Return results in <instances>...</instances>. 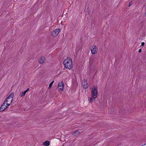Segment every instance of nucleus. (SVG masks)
Segmentation results:
<instances>
[{"label":"nucleus","instance_id":"obj_1","mask_svg":"<svg viewBox=\"0 0 146 146\" xmlns=\"http://www.w3.org/2000/svg\"><path fill=\"white\" fill-rule=\"evenodd\" d=\"M14 93H11L10 95L7 98L5 102L7 104L8 103V104H10V105L11 103L12 102L13 100V98L14 97Z\"/></svg>","mask_w":146,"mask_h":146},{"label":"nucleus","instance_id":"obj_2","mask_svg":"<svg viewBox=\"0 0 146 146\" xmlns=\"http://www.w3.org/2000/svg\"><path fill=\"white\" fill-rule=\"evenodd\" d=\"M8 103H7L6 104L5 102H4L0 108V112H2L3 111L10 105V104Z\"/></svg>","mask_w":146,"mask_h":146},{"label":"nucleus","instance_id":"obj_3","mask_svg":"<svg viewBox=\"0 0 146 146\" xmlns=\"http://www.w3.org/2000/svg\"><path fill=\"white\" fill-rule=\"evenodd\" d=\"M63 63L64 67L67 69L70 70L73 67V65L72 63H69V62L67 61L65 63L63 62Z\"/></svg>","mask_w":146,"mask_h":146},{"label":"nucleus","instance_id":"obj_4","mask_svg":"<svg viewBox=\"0 0 146 146\" xmlns=\"http://www.w3.org/2000/svg\"><path fill=\"white\" fill-rule=\"evenodd\" d=\"M98 94L97 87H94L92 90V96H95V98H97Z\"/></svg>","mask_w":146,"mask_h":146},{"label":"nucleus","instance_id":"obj_5","mask_svg":"<svg viewBox=\"0 0 146 146\" xmlns=\"http://www.w3.org/2000/svg\"><path fill=\"white\" fill-rule=\"evenodd\" d=\"M60 31L59 29H57L53 30L51 33V36L53 37L57 36L59 33Z\"/></svg>","mask_w":146,"mask_h":146},{"label":"nucleus","instance_id":"obj_6","mask_svg":"<svg viewBox=\"0 0 146 146\" xmlns=\"http://www.w3.org/2000/svg\"><path fill=\"white\" fill-rule=\"evenodd\" d=\"M91 50L92 53L93 54H95L97 52L98 48L96 46L93 45L92 46Z\"/></svg>","mask_w":146,"mask_h":146},{"label":"nucleus","instance_id":"obj_7","mask_svg":"<svg viewBox=\"0 0 146 146\" xmlns=\"http://www.w3.org/2000/svg\"><path fill=\"white\" fill-rule=\"evenodd\" d=\"M82 85H83V88L85 89L87 88L88 86L87 81L85 79L84 80L83 82H82Z\"/></svg>","mask_w":146,"mask_h":146},{"label":"nucleus","instance_id":"obj_8","mask_svg":"<svg viewBox=\"0 0 146 146\" xmlns=\"http://www.w3.org/2000/svg\"><path fill=\"white\" fill-rule=\"evenodd\" d=\"M64 83L62 81L59 83L58 84V88L62 90L64 88Z\"/></svg>","mask_w":146,"mask_h":146},{"label":"nucleus","instance_id":"obj_9","mask_svg":"<svg viewBox=\"0 0 146 146\" xmlns=\"http://www.w3.org/2000/svg\"><path fill=\"white\" fill-rule=\"evenodd\" d=\"M45 60V58L44 57L41 56L38 60V61L40 64H42L44 63Z\"/></svg>","mask_w":146,"mask_h":146},{"label":"nucleus","instance_id":"obj_10","mask_svg":"<svg viewBox=\"0 0 146 146\" xmlns=\"http://www.w3.org/2000/svg\"><path fill=\"white\" fill-rule=\"evenodd\" d=\"M80 134V133L78 130H76L74 131L72 133V135L76 137L78 136Z\"/></svg>","mask_w":146,"mask_h":146},{"label":"nucleus","instance_id":"obj_11","mask_svg":"<svg viewBox=\"0 0 146 146\" xmlns=\"http://www.w3.org/2000/svg\"><path fill=\"white\" fill-rule=\"evenodd\" d=\"M69 62V63H72V59L70 58H68L66 59L63 62L64 63L66 62Z\"/></svg>","mask_w":146,"mask_h":146},{"label":"nucleus","instance_id":"obj_12","mask_svg":"<svg viewBox=\"0 0 146 146\" xmlns=\"http://www.w3.org/2000/svg\"><path fill=\"white\" fill-rule=\"evenodd\" d=\"M42 144L45 146H48L50 145V143L48 141H45Z\"/></svg>","mask_w":146,"mask_h":146},{"label":"nucleus","instance_id":"obj_13","mask_svg":"<svg viewBox=\"0 0 146 146\" xmlns=\"http://www.w3.org/2000/svg\"><path fill=\"white\" fill-rule=\"evenodd\" d=\"M90 98V102H92L95 100V99L96 98L95 97V96H92Z\"/></svg>","mask_w":146,"mask_h":146},{"label":"nucleus","instance_id":"obj_14","mask_svg":"<svg viewBox=\"0 0 146 146\" xmlns=\"http://www.w3.org/2000/svg\"><path fill=\"white\" fill-rule=\"evenodd\" d=\"M24 92H22L20 94V95L21 96V97H23L25 96V93Z\"/></svg>","mask_w":146,"mask_h":146},{"label":"nucleus","instance_id":"obj_15","mask_svg":"<svg viewBox=\"0 0 146 146\" xmlns=\"http://www.w3.org/2000/svg\"><path fill=\"white\" fill-rule=\"evenodd\" d=\"M54 81H52V82H51L50 84H49V86H48V89H50V88H51V86H52V84H53V83H54Z\"/></svg>","mask_w":146,"mask_h":146},{"label":"nucleus","instance_id":"obj_16","mask_svg":"<svg viewBox=\"0 0 146 146\" xmlns=\"http://www.w3.org/2000/svg\"><path fill=\"white\" fill-rule=\"evenodd\" d=\"M133 4V3L132 1H131L129 3V5H128V7H130L131 5H132Z\"/></svg>","mask_w":146,"mask_h":146},{"label":"nucleus","instance_id":"obj_17","mask_svg":"<svg viewBox=\"0 0 146 146\" xmlns=\"http://www.w3.org/2000/svg\"><path fill=\"white\" fill-rule=\"evenodd\" d=\"M29 90V88H27L26 90H25V91H24L25 93H26Z\"/></svg>","mask_w":146,"mask_h":146},{"label":"nucleus","instance_id":"obj_18","mask_svg":"<svg viewBox=\"0 0 146 146\" xmlns=\"http://www.w3.org/2000/svg\"><path fill=\"white\" fill-rule=\"evenodd\" d=\"M141 46H144V44H145V43H144V42H142L141 43Z\"/></svg>","mask_w":146,"mask_h":146},{"label":"nucleus","instance_id":"obj_19","mask_svg":"<svg viewBox=\"0 0 146 146\" xmlns=\"http://www.w3.org/2000/svg\"><path fill=\"white\" fill-rule=\"evenodd\" d=\"M141 51H142L141 49H140L139 50L138 52L139 53H141Z\"/></svg>","mask_w":146,"mask_h":146},{"label":"nucleus","instance_id":"obj_20","mask_svg":"<svg viewBox=\"0 0 146 146\" xmlns=\"http://www.w3.org/2000/svg\"><path fill=\"white\" fill-rule=\"evenodd\" d=\"M142 146H146V144L143 145Z\"/></svg>","mask_w":146,"mask_h":146},{"label":"nucleus","instance_id":"obj_21","mask_svg":"<svg viewBox=\"0 0 146 146\" xmlns=\"http://www.w3.org/2000/svg\"><path fill=\"white\" fill-rule=\"evenodd\" d=\"M61 86H60V88H61Z\"/></svg>","mask_w":146,"mask_h":146},{"label":"nucleus","instance_id":"obj_22","mask_svg":"<svg viewBox=\"0 0 146 146\" xmlns=\"http://www.w3.org/2000/svg\"><path fill=\"white\" fill-rule=\"evenodd\" d=\"M145 14H146V13H145Z\"/></svg>","mask_w":146,"mask_h":146}]
</instances>
